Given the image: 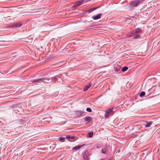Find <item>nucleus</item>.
Masks as SVG:
<instances>
[{
	"instance_id": "393cba45",
	"label": "nucleus",
	"mask_w": 160,
	"mask_h": 160,
	"mask_svg": "<svg viewBox=\"0 0 160 160\" xmlns=\"http://www.w3.org/2000/svg\"><path fill=\"white\" fill-rule=\"evenodd\" d=\"M96 146L97 147V148H99V147H98V146L97 145H96Z\"/></svg>"
},
{
	"instance_id": "412c9836",
	"label": "nucleus",
	"mask_w": 160,
	"mask_h": 160,
	"mask_svg": "<svg viewBox=\"0 0 160 160\" xmlns=\"http://www.w3.org/2000/svg\"><path fill=\"white\" fill-rule=\"evenodd\" d=\"M86 110L88 112H91L92 111L91 109L90 108H87L86 109Z\"/></svg>"
},
{
	"instance_id": "aec40b11",
	"label": "nucleus",
	"mask_w": 160,
	"mask_h": 160,
	"mask_svg": "<svg viewBox=\"0 0 160 160\" xmlns=\"http://www.w3.org/2000/svg\"><path fill=\"white\" fill-rule=\"evenodd\" d=\"M106 151V150L105 148H103L102 149V153L105 154V153Z\"/></svg>"
},
{
	"instance_id": "7ed1b4c3",
	"label": "nucleus",
	"mask_w": 160,
	"mask_h": 160,
	"mask_svg": "<svg viewBox=\"0 0 160 160\" xmlns=\"http://www.w3.org/2000/svg\"><path fill=\"white\" fill-rule=\"evenodd\" d=\"M102 15V13H99L96 16L92 17V18L93 20H97L98 19H100L101 18Z\"/></svg>"
},
{
	"instance_id": "9b49d317",
	"label": "nucleus",
	"mask_w": 160,
	"mask_h": 160,
	"mask_svg": "<svg viewBox=\"0 0 160 160\" xmlns=\"http://www.w3.org/2000/svg\"><path fill=\"white\" fill-rule=\"evenodd\" d=\"M22 25V24L20 23H15L13 25V27H19Z\"/></svg>"
},
{
	"instance_id": "a211bd4d",
	"label": "nucleus",
	"mask_w": 160,
	"mask_h": 160,
	"mask_svg": "<svg viewBox=\"0 0 160 160\" xmlns=\"http://www.w3.org/2000/svg\"><path fill=\"white\" fill-rule=\"evenodd\" d=\"M134 32H131L129 33L128 34V37H131L132 36V35L133 34Z\"/></svg>"
},
{
	"instance_id": "f3484780",
	"label": "nucleus",
	"mask_w": 160,
	"mask_h": 160,
	"mask_svg": "<svg viewBox=\"0 0 160 160\" xmlns=\"http://www.w3.org/2000/svg\"><path fill=\"white\" fill-rule=\"evenodd\" d=\"M93 131H91L88 133V136L90 137H91L93 135Z\"/></svg>"
},
{
	"instance_id": "2eb2a0df",
	"label": "nucleus",
	"mask_w": 160,
	"mask_h": 160,
	"mask_svg": "<svg viewBox=\"0 0 160 160\" xmlns=\"http://www.w3.org/2000/svg\"><path fill=\"white\" fill-rule=\"evenodd\" d=\"M128 69V68L127 67H124L122 68V72H125Z\"/></svg>"
},
{
	"instance_id": "4468645a",
	"label": "nucleus",
	"mask_w": 160,
	"mask_h": 160,
	"mask_svg": "<svg viewBox=\"0 0 160 160\" xmlns=\"http://www.w3.org/2000/svg\"><path fill=\"white\" fill-rule=\"evenodd\" d=\"M43 81L41 80V79H35L33 81V82H42Z\"/></svg>"
},
{
	"instance_id": "6e6552de",
	"label": "nucleus",
	"mask_w": 160,
	"mask_h": 160,
	"mask_svg": "<svg viewBox=\"0 0 160 160\" xmlns=\"http://www.w3.org/2000/svg\"><path fill=\"white\" fill-rule=\"evenodd\" d=\"M82 2V1H78L75 3L74 6H79L81 5Z\"/></svg>"
},
{
	"instance_id": "f03ea898",
	"label": "nucleus",
	"mask_w": 160,
	"mask_h": 160,
	"mask_svg": "<svg viewBox=\"0 0 160 160\" xmlns=\"http://www.w3.org/2000/svg\"><path fill=\"white\" fill-rule=\"evenodd\" d=\"M113 108L108 109L106 111L105 116V118H108L111 115H112L114 113L112 111Z\"/></svg>"
},
{
	"instance_id": "dca6fc26",
	"label": "nucleus",
	"mask_w": 160,
	"mask_h": 160,
	"mask_svg": "<svg viewBox=\"0 0 160 160\" xmlns=\"http://www.w3.org/2000/svg\"><path fill=\"white\" fill-rule=\"evenodd\" d=\"M145 95V92H142L140 94L139 96L140 97H142Z\"/></svg>"
},
{
	"instance_id": "5701e85b",
	"label": "nucleus",
	"mask_w": 160,
	"mask_h": 160,
	"mask_svg": "<svg viewBox=\"0 0 160 160\" xmlns=\"http://www.w3.org/2000/svg\"><path fill=\"white\" fill-rule=\"evenodd\" d=\"M140 36V35L139 34H137L135 35L134 36V38H139Z\"/></svg>"
},
{
	"instance_id": "1a4fd4ad",
	"label": "nucleus",
	"mask_w": 160,
	"mask_h": 160,
	"mask_svg": "<svg viewBox=\"0 0 160 160\" xmlns=\"http://www.w3.org/2000/svg\"><path fill=\"white\" fill-rule=\"evenodd\" d=\"M99 7H97L93 8H91L90 9L88 10L87 11V12L89 13L92 12L93 11L96 9L99 8Z\"/></svg>"
},
{
	"instance_id": "39448f33",
	"label": "nucleus",
	"mask_w": 160,
	"mask_h": 160,
	"mask_svg": "<svg viewBox=\"0 0 160 160\" xmlns=\"http://www.w3.org/2000/svg\"><path fill=\"white\" fill-rule=\"evenodd\" d=\"M92 84L91 83H89L83 89L84 91H86L91 86Z\"/></svg>"
},
{
	"instance_id": "4be33fe9",
	"label": "nucleus",
	"mask_w": 160,
	"mask_h": 160,
	"mask_svg": "<svg viewBox=\"0 0 160 160\" xmlns=\"http://www.w3.org/2000/svg\"><path fill=\"white\" fill-rule=\"evenodd\" d=\"M140 31V30L139 28H137L136 29L135 32L136 33H138Z\"/></svg>"
},
{
	"instance_id": "f8f14e48",
	"label": "nucleus",
	"mask_w": 160,
	"mask_h": 160,
	"mask_svg": "<svg viewBox=\"0 0 160 160\" xmlns=\"http://www.w3.org/2000/svg\"><path fill=\"white\" fill-rule=\"evenodd\" d=\"M82 146V145H79L76 146L73 148V149H75L76 150H77L78 149L80 148Z\"/></svg>"
},
{
	"instance_id": "423d86ee",
	"label": "nucleus",
	"mask_w": 160,
	"mask_h": 160,
	"mask_svg": "<svg viewBox=\"0 0 160 160\" xmlns=\"http://www.w3.org/2000/svg\"><path fill=\"white\" fill-rule=\"evenodd\" d=\"M77 139V138L73 136H71L70 139H68V141L70 142H74L76 141Z\"/></svg>"
},
{
	"instance_id": "f257e3e1",
	"label": "nucleus",
	"mask_w": 160,
	"mask_h": 160,
	"mask_svg": "<svg viewBox=\"0 0 160 160\" xmlns=\"http://www.w3.org/2000/svg\"><path fill=\"white\" fill-rule=\"evenodd\" d=\"M140 2H141L139 0H135L131 2L129 4V6H128L129 9L132 10L134 7H137Z\"/></svg>"
},
{
	"instance_id": "20e7f679",
	"label": "nucleus",
	"mask_w": 160,
	"mask_h": 160,
	"mask_svg": "<svg viewBox=\"0 0 160 160\" xmlns=\"http://www.w3.org/2000/svg\"><path fill=\"white\" fill-rule=\"evenodd\" d=\"M146 124L145 125V128H148L150 126V125L152 124L153 122L152 121H151L149 122H146Z\"/></svg>"
},
{
	"instance_id": "ddd939ff",
	"label": "nucleus",
	"mask_w": 160,
	"mask_h": 160,
	"mask_svg": "<svg viewBox=\"0 0 160 160\" xmlns=\"http://www.w3.org/2000/svg\"><path fill=\"white\" fill-rule=\"evenodd\" d=\"M83 158L84 160H88V158L87 156L86 155V153L85 152L83 154Z\"/></svg>"
},
{
	"instance_id": "b1692460",
	"label": "nucleus",
	"mask_w": 160,
	"mask_h": 160,
	"mask_svg": "<svg viewBox=\"0 0 160 160\" xmlns=\"http://www.w3.org/2000/svg\"><path fill=\"white\" fill-rule=\"evenodd\" d=\"M71 137V136L69 135H68L67 136H66V138L68 139V140L70 139Z\"/></svg>"
},
{
	"instance_id": "9d476101",
	"label": "nucleus",
	"mask_w": 160,
	"mask_h": 160,
	"mask_svg": "<svg viewBox=\"0 0 160 160\" xmlns=\"http://www.w3.org/2000/svg\"><path fill=\"white\" fill-rule=\"evenodd\" d=\"M91 120V117H88L85 118V122H89Z\"/></svg>"
},
{
	"instance_id": "6ab92c4d",
	"label": "nucleus",
	"mask_w": 160,
	"mask_h": 160,
	"mask_svg": "<svg viewBox=\"0 0 160 160\" xmlns=\"http://www.w3.org/2000/svg\"><path fill=\"white\" fill-rule=\"evenodd\" d=\"M65 138L64 137H60L59 138V140L61 142H64Z\"/></svg>"
},
{
	"instance_id": "0eeeda50",
	"label": "nucleus",
	"mask_w": 160,
	"mask_h": 160,
	"mask_svg": "<svg viewBox=\"0 0 160 160\" xmlns=\"http://www.w3.org/2000/svg\"><path fill=\"white\" fill-rule=\"evenodd\" d=\"M52 79H51L50 78H47L46 79H44V81H43L42 82H45L47 83H49L52 81Z\"/></svg>"
}]
</instances>
